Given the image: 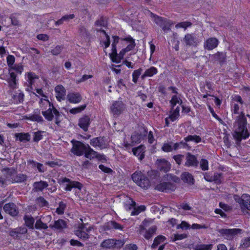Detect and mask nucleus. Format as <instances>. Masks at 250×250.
<instances>
[{
    "label": "nucleus",
    "instance_id": "obj_40",
    "mask_svg": "<svg viewBox=\"0 0 250 250\" xmlns=\"http://www.w3.org/2000/svg\"><path fill=\"white\" fill-rule=\"evenodd\" d=\"M14 70L17 74H21L23 71V66L21 63L15 64L10 68H8V71Z\"/></svg>",
    "mask_w": 250,
    "mask_h": 250
},
{
    "label": "nucleus",
    "instance_id": "obj_17",
    "mask_svg": "<svg viewBox=\"0 0 250 250\" xmlns=\"http://www.w3.org/2000/svg\"><path fill=\"white\" fill-rule=\"evenodd\" d=\"M90 144L94 146H98L101 148H104L106 147V143L104 137H97L90 140Z\"/></svg>",
    "mask_w": 250,
    "mask_h": 250
},
{
    "label": "nucleus",
    "instance_id": "obj_49",
    "mask_svg": "<svg viewBox=\"0 0 250 250\" xmlns=\"http://www.w3.org/2000/svg\"><path fill=\"white\" fill-rule=\"evenodd\" d=\"M45 133L44 131L39 130L34 133L33 142L38 143L40 140L43 138L42 133Z\"/></svg>",
    "mask_w": 250,
    "mask_h": 250
},
{
    "label": "nucleus",
    "instance_id": "obj_13",
    "mask_svg": "<svg viewBox=\"0 0 250 250\" xmlns=\"http://www.w3.org/2000/svg\"><path fill=\"white\" fill-rule=\"evenodd\" d=\"M155 164L160 171L165 173L169 171L171 168V164L165 159H158Z\"/></svg>",
    "mask_w": 250,
    "mask_h": 250
},
{
    "label": "nucleus",
    "instance_id": "obj_12",
    "mask_svg": "<svg viewBox=\"0 0 250 250\" xmlns=\"http://www.w3.org/2000/svg\"><path fill=\"white\" fill-rule=\"evenodd\" d=\"M186 161L184 166L187 167H197L199 165V161L196 156L188 152L186 156Z\"/></svg>",
    "mask_w": 250,
    "mask_h": 250
},
{
    "label": "nucleus",
    "instance_id": "obj_48",
    "mask_svg": "<svg viewBox=\"0 0 250 250\" xmlns=\"http://www.w3.org/2000/svg\"><path fill=\"white\" fill-rule=\"evenodd\" d=\"M142 136L141 134L134 132L131 136L132 143L135 144L140 143Z\"/></svg>",
    "mask_w": 250,
    "mask_h": 250
},
{
    "label": "nucleus",
    "instance_id": "obj_30",
    "mask_svg": "<svg viewBox=\"0 0 250 250\" xmlns=\"http://www.w3.org/2000/svg\"><path fill=\"white\" fill-rule=\"evenodd\" d=\"M166 240L165 236L159 235L155 238L153 243L151 245V248L153 250L156 249L158 246Z\"/></svg>",
    "mask_w": 250,
    "mask_h": 250
},
{
    "label": "nucleus",
    "instance_id": "obj_9",
    "mask_svg": "<svg viewBox=\"0 0 250 250\" xmlns=\"http://www.w3.org/2000/svg\"><path fill=\"white\" fill-rule=\"evenodd\" d=\"M218 231L228 240H231L237 234H241L243 230L240 229H221Z\"/></svg>",
    "mask_w": 250,
    "mask_h": 250
},
{
    "label": "nucleus",
    "instance_id": "obj_59",
    "mask_svg": "<svg viewBox=\"0 0 250 250\" xmlns=\"http://www.w3.org/2000/svg\"><path fill=\"white\" fill-rule=\"evenodd\" d=\"M180 101H181L180 104H182V100H180L176 95H173L172 97L171 100L170 101L171 109H173L174 106L177 104L179 103Z\"/></svg>",
    "mask_w": 250,
    "mask_h": 250
},
{
    "label": "nucleus",
    "instance_id": "obj_54",
    "mask_svg": "<svg viewBox=\"0 0 250 250\" xmlns=\"http://www.w3.org/2000/svg\"><path fill=\"white\" fill-rule=\"evenodd\" d=\"M3 170L6 172L8 177H9L10 178L14 177V175L17 173L16 169L13 167H5L3 168Z\"/></svg>",
    "mask_w": 250,
    "mask_h": 250
},
{
    "label": "nucleus",
    "instance_id": "obj_61",
    "mask_svg": "<svg viewBox=\"0 0 250 250\" xmlns=\"http://www.w3.org/2000/svg\"><path fill=\"white\" fill-rule=\"evenodd\" d=\"M6 60L8 68H10L11 67L14 66V63L15 61V58L14 56L11 55H8L6 58Z\"/></svg>",
    "mask_w": 250,
    "mask_h": 250
},
{
    "label": "nucleus",
    "instance_id": "obj_41",
    "mask_svg": "<svg viewBox=\"0 0 250 250\" xmlns=\"http://www.w3.org/2000/svg\"><path fill=\"white\" fill-rule=\"evenodd\" d=\"M20 91V93H19L18 95H13L12 96V98L14 101V103L16 104H19L20 103H22L24 99V94L22 92Z\"/></svg>",
    "mask_w": 250,
    "mask_h": 250
},
{
    "label": "nucleus",
    "instance_id": "obj_4",
    "mask_svg": "<svg viewBox=\"0 0 250 250\" xmlns=\"http://www.w3.org/2000/svg\"><path fill=\"white\" fill-rule=\"evenodd\" d=\"M149 12L150 17L154 19V22L161 27L165 32L167 33L170 30V27L173 24L170 20L158 16L150 11H149Z\"/></svg>",
    "mask_w": 250,
    "mask_h": 250
},
{
    "label": "nucleus",
    "instance_id": "obj_44",
    "mask_svg": "<svg viewBox=\"0 0 250 250\" xmlns=\"http://www.w3.org/2000/svg\"><path fill=\"white\" fill-rule=\"evenodd\" d=\"M222 173L215 172L212 177V182H214L215 184L217 185H220L222 183Z\"/></svg>",
    "mask_w": 250,
    "mask_h": 250
},
{
    "label": "nucleus",
    "instance_id": "obj_46",
    "mask_svg": "<svg viewBox=\"0 0 250 250\" xmlns=\"http://www.w3.org/2000/svg\"><path fill=\"white\" fill-rule=\"evenodd\" d=\"M126 52H127L124 48L122 49L120 53L117 54V56L113 59L114 60L112 59V62L117 63H120L121 60L123 59L124 56Z\"/></svg>",
    "mask_w": 250,
    "mask_h": 250
},
{
    "label": "nucleus",
    "instance_id": "obj_55",
    "mask_svg": "<svg viewBox=\"0 0 250 250\" xmlns=\"http://www.w3.org/2000/svg\"><path fill=\"white\" fill-rule=\"evenodd\" d=\"M66 207V204L63 202H60L59 203V207L56 209V212L58 214H63L64 210Z\"/></svg>",
    "mask_w": 250,
    "mask_h": 250
},
{
    "label": "nucleus",
    "instance_id": "obj_56",
    "mask_svg": "<svg viewBox=\"0 0 250 250\" xmlns=\"http://www.w3.org/2000/svg\"><path fill=\"white\" fill-rule=\"evenodd\" d=\"M27 77L28 79V82L31 85H32L34 83L35 79H39V77L34 72L28 73Z\"/></svg>",
    "mask_w": 250,
    "mask_h": 250
},
{
    "label": "nucleus",
    "instance_id": "obj_16",
    "mask_svg": "<svg viewBox=\"0 0 250 250\" xmlns=\"http://www.w3.org/2000/svg\"><path fill=\"white\" fill-rule=\"evenodd\" d=\"M225 52L218 51L215 54L210 56L212 61H218L221 65L226 62L227 54Z\"/></svg>",
    "mask_w": 250,
    "mask_h": 250
},
{
    "label": "nucleus",
    "instance_id": "obj_21",
    "mask_svg": "<svg viewBox=\"0 0 250 250\" xmlns=\"http://www.w3.org/2000/svg\"><path fill=\"white\" fill-rule=\"evenodd\" d=\"M67 98L70 103L78 104L82 100V97L79 92H71L67 94Z\"/></svg>",
    "mask_w": 250,
    "mask_h": 250
},
{
    "label": "nucleus",
    "instance_id": "obj_28",
    "mask_svg": "<svg viewBox=\"0 0 250 250\" xmlns=\"http://www.w3.org/2000/svg\"><path fill=\"white\" fill-rule=\"evenodd\" d=\"M49 227L51 229H62L66 227V223L64 220L59 219L57 221H55L54 225H50Z\"/></svg>",
    "mask_w": 250,
    "mask_h": 250
},
{
    "label": "nucleus",
    "instance_id": "obj_50",
    "mask_svg": "<svg viewBox=\"0 0 250 250\" xmlns=\"http://www.w3.org/2000/svg\"><path fill=\"white\" fill-rule=\"evenodd\" d=\"M212 247V244H200L195 246L194 250H211Z\"/></svg>",
    "mask_w": 250,
    "mask_h": 250
},
{
    "label": "nucleus",
    "instance_id": "obj_15",
    "mask_svg": "<svg viewBox=\"0 0 250 250\" xmlns=\"http://www.w3.org/2000/svg\"><path fill=\"white\" fill-rule=\"evenodd\" d=\"M183 41L187 46H197L200 42L193 34H187L183 39Z\"/></svg>",
    "mask_w": 250,
    "mask_h": 250
},
{
    "label": "nucleus",
    "instance_id": "obj_63",
    "mask_svg": "<svg viewBox=\"0 0 250 250\" xmlns=\"http://www.w3.org/2000/svg\"><path fill=\"white\" fill-rule=\"evenodd\" d=\"M7 82L8 83V86L13 90L17 88L18 80H12L7 79Z\"/></svg>",
    "mask_w": 250,
    "mask_h": 250
},
{
    "label": "nucleus",
    "instance_id": "obj_39",
    "mask_svg": "<svg viewBox=\"0 0 250 250\" xmlns=\"http://www.w3.org/2000/svg\"><path fill=\"white\" fill-rule=\"evenodd\" d=\"M138 185L145 189L148 188L150 186L149 179L145 175L143 176V178H142Z\"/></svg>",
    "mask_w": 250,
    "mask_h": 250
},
{
    "label": "nucleus",
    "instance_id": "obj_11",
    "mask_svg": "<svg viewBox=\"0 0 250 250\" xmlns=\"http://www.w3.org/2000/svg\"><path fill=\"white\" fill-rule=\"evenodd\" d=\"M3 210L7 214L13 217L19 216V211L18 207L14 203L11 202L5 204L3 206Z\"/></svg>",
    "mask_w": 250,
    "mask_h": 250
},
{
    "label": "nucleus",
    "instance_id": "obj_34",
    "mask_svg": "<svg viewBox=\"0 0 250 250\" xmlns=\"http://www.w3.org/2000/svg\"><path fill=\"white\" fill-rule=\"evenodd\" d=\"M180 148H187L188 150H190L191 146L185 141H182L180 142L176 143L174 144V150H177Z\"/></svg>",
    "mask_w": 250,
    "mask_h": 250
},
{
    "label": "nucleus",
    "instance_id": "obj_10",
    "mask_svg": "<svg viewBox=\"0 0 250 250\" xmlns=\"http://www.w3.org/2000/svg\"><path fill=\"white\" fill-rule=\"evenodd\" d=\"M125 108V104L121 101H114L110 106V111L114 116L121 115Z\"/></svg>",
    "mask_w": 250,
    "mask_h": 250
},
{
    "label": "nucleus",
    "instance_id": "obj_57",
    "mask_svg": "<svg viewBox=\"0 0 250 250\" xmlns=\"http://www.w3.org/2000/svg\"><path fill=\"white\" fill-rule=\"evenodd\" d=\"M78 32L81 36L83 37L89 36V33L87 30L83 25H80L78 27Z\"/></svg>",
    "mask_w": 250,
    "mask_h": 250
},
{
    "label": "nucleus",
    "instance_id": "obj_32",
    "mask_svg": "<svg viewBox=\"0 0 250 250\" xmlns=\"http://www.w3.org/2000/svg\"><path fill=\"white\" fill-rule=\"evenodd\" d=\"M95 25L97 27L102 26L104 28L107 27L108 19L106 17L103 16H101L99 19L95 22Z\"/></svg>",
    "mask_w": 250,
    "mask_h": 250
},
{
    "label": "nucleus",
    "instance_id": "obj_5",
    "mask_svg": "<svg viewBox=\"0 0 250 250\" xmlns=\"http://www.w3.org/2000/svg\"><path fill=\"white\" fill-rule=\"evenodd\" d=\"M233 198L240 206L241 209L244 214L249 213L250 211V195L248 194H243L242 197L239 195L234 194Z\"/></svg>",
    "mask_w": 250,
    "mask_h": 250
},
{
    "label": "nucleus",
    "instance_id": "obj_6",
    "mask_svg": "<svg viewBox=\"0 0 250 250\" xmlns=\"http://www.w3.org/2000/svg\"><path fill=\"white\" fill-rule=\"evenodd\" d=\"M42 114L44 116L45 119L48 122H51L55 119V124L58 126H60L61 122L60 117L61 115L57 109L51 110V108H48L45 111H42Z\"/></svg>",
    "mask_w": 250,
    "mask_h": 250
},
{
    "label": "nucleus",
    "instance_id": "obj_29",
    "mask_svg": "<svg viewBox=\"0 0 250 250\" xmlns=\"http://www.w3.org/2000/svg\"><path fill=\"white\" fill-rule=\"evenodd\" d=\"M23 220L24 221V225L26 227L32 229H34L35 219L32 216L25 215L23 217Z\"/></svg>",
    "mask_w": 250,
    "mask_h": 250
},
{
    "label": "nucleus",
    "instance_id": "obj_38",
    "mask_svg": "<svg viewBox=\"0 0 250 250\" xmlns=\"http://www.w3.org/2000/svg\"><path fill=\"white\" fill-rule=\"evenodd\" d=\"M184 141L186 142L190 141L194 142L195 143H199L202 141V138L200 136L194 135H188L186 137L184 138Z\"/></svg>",
    "mask_w": 250,
    "mask_h": 250
},
{
    "label": "nucleus",
    "instance_id": "obj_3",
    "mask_svg": "<svg viewBox=\"0 0 250 250\" xmlns=\"http://www.w3.org/2000/svg\"><path fill=\"white\" fill-rule=\"evenodd\" d=\"M58 183L66 191H71L73 188L81 190L83 184L79 182L72 181L67 177H61L58 179Z\"/></svg>",
    "mask_w": 250,
    "mask_h": 250
},
{
    "label": "nucleus",
    "instance_id": "obj_25",
    "mask_svg": "<svg viewBox=\"0 0 250 250\" xmlns=\"http://www.w3.org/2000/svg\"><path fill=\"white\" fill-rule=\"evenodd\" d=\"M123 230L124 227L115 221H111L106 223L104 226V230H108L111 229Z\"/></svg>",
    "mask_w": 250,
    "mask_h": 250
},
{
    "label": "nucleus",
    "instance_id": "obj_26",
    "mask_svg": "<svg viewBox=\"0 0 250 250\" xmlns=\"http://www.w3.org/2000/svg\"><path fill=\"white\" fill-rule=\"evenodd\" d=\"M28 177L26 175L22 173L16 174V176L9 179V181L12 183H23L27 181Z\"/></svg>",
    "mask_w": 250,
    "mask_h": 250
},
{
    "label": "nucleus",
    "instance_id": "obj_19",
    "mask_svg": "<svg viewBox=\"0 0 250 250\" xmlns=\"http://www.w3.org/2000/svg\"><path fill=\"white\" fill-rule=\"evenodd\" d=\"M181 180L185 183L190 186H193L195 184V179L193 175L188 172H184L180 176Z\"/></svg>",
    "mask_w": 250,
    "mask_h": 250
},
{
    "label": "nucleus",
    "instance_id": "obj_20",
    "mask_svg": "<svg viewBox=\"0 0 250 250\" xmlns=\"http://www.w3.org/2000/svg\"><path fill=\"white\" fill-rule=\"evenodd\" d=\"M48 184L46 181L41 180L38 182H35L33 184L32 190L34 192H42L44 189L47 188L48 187Z\"/></svg>",
    "mask_w": 250,
    "mask_h": 250
},
{
    "label": "nucleus",
    "instance_id": "obj_2",
    "mask_svg": "<svg viewBox=\"0 0 250 250\" xmlns=\"http://www.w3.org/2000/svg\"><path fill=\"white\" fill-rule=\"evenodd\" d=\"M161 182L157 185L155 189L163 192L174 191L176 188V183L180 182V178L172 174H166L163 177Z\"/></svg>",
    "mask_w": 250,
    "mask_h": 250
},
{
    "label": "nucleus",
    "instance_id": "obj_23",
    "mask_svg": "<svg viewBox=\"0 0 250 250\" xmlns=\"http://www.w3.org/2000/svg\"><path fill=\"white\" fill-rule=\"evenodd\" d=\"M145 148L144 145H141L137 147L133 148L132 151L134 155L139 156V159L142 160L145 158Z\"/></svg>",
    "mask_w": 250,
    "mask_h": 250
},
{
    "label": "nucleus",
    "instance_id": "obj_8",
    "mask_svg": "<svg viewBox=\"0 0 250 250\" xmlns=\"http://www.w3.org/2000/svg\"><path fill=\"white\" fill-rule=\"evenodd\" d=\"M73 146L71 148V151L75 155L81 156L85 153V151L87 148L88 144H84L83 142L77 141L74 139L71 141Z\"/></svg>",
    "mask_w": 250,
    "mask_h": 250
},
{
    "label": "nucleus",
    "instance_id": "obj_14",
    "mask_svg": "<svg viewBox=\"0 0 250 250\" xmlns=\"http://www.w3.org/2000/svg\"><path fill=\"white\" fill-rule=\"evenodd\" d=\"M219 42V40L217 38L215 37L209 38L205 41L204 49L207 50H212L218 46Z\"/></svg>",
    "mask_w": 250,
    "mask_h": 250
},
{
    "label": "nucleus",
    "instance_id": "obj_42",
    "mask_svg": "<svg viewBox=\"0 0 250 250\" xmlns=\"http://www.w3.org/2000/svg\"><path fill=\"white\" fill-rule=\"evenodd\" d=\"M75 234L79 238L83 240H85L89 238V235L87 233V232H86L82 230H76Z\"/></svg>",
    "mask_w": 250,
    "mask_h": 250
},
{
    "label": "nucleus",
    "instance_id": "obj_33",
    "mask_svg": "<svg viewBox=\"0 0 250 250\" xmlns=\"http://www.w3.org/2000/svg\"><path fill=\"white\" fill-rule=\"evenodd\" d=\"M97 152L94 151L90 147L89 145H87V148L85 151L84 156L90 160L94 159L96 157Z\"/></svg>",
    "mask_w": 250,
    "mask_h": 250
},
{
    "label": "nucleus",
    "instance_id": "obj_18",
    "mask_svg": "<svg viewBox=\"0 0 250 250\" xmlns=\"http://www.w3.org/2000/svg\"><path fill=\"white\" fill-rule=\"evenodd\" d=\"M90 124V118L87 115H83L79 119L78 125L84 131H87Z\"/></svg>",
    "mask_w": 250,
    "mask_h": 250
},
{
    "label": "nucleus",
    "instance_id": "obj_64",
    "mask_svg": "<svg viewBox=\"0 0 250 250\" xmlns=\"http://www.w3.org/2000/svg\"><path fill=\"white\" fill-rule=\"evenodd\" d=\"M241 247L247 248L250 246V237H247L242 240Z\"/></svg>",
    "mask_w": 250,
    "mask_h": 250
},
{
    "label": "nucleus",
    "instance_id": "obj_35",
    "mask_svg": "<svg viewBox=\"0 0 250 250\" xmlns=\"http://www.w3.org/2000/svg\"><path fill=\"white\" fill-rule=\"evenodd\" d=\"M114 239H108L104 240L101 244V247L105 249L114 248Z\"/></svg>",
    "mask_w": 250,
    "mask_h": 250
},
{
    "label": "nucleus",
    "instance_id": "obj_24",
    "mask_svg": "<svg viewBox=\"0 0 250 250\" xmlns=\"http://www.w3.org/2000/svg\"><path fill=\"white\" fill-rule=\"evenodd\" d=\"M157 73V68L154 66H151L145 70V72L141 75V79L142 80H144L147 77H151L153 76Z\"/></svg>",
    "mask_w": 250,
    "mask_h": 250
},
{
    "label": "nucleus",
    "instance_id": "obj_7",
    "mask_svg": "<svg viewBox=\"0 0 250 250\" xmlns=\"http://www.w3.org/2000/svg\"><path fill=\"white\" fill-rule=\"evenodd\" d=\"M27 228L23 225L16 228L10 229L8 231V234L15 240H22L27 233Z\"/></svg>",
    "mask_w": 250,
    "mask_h": 250
},
{
    "label": "nucleus",
    "instance_id": "obj_60",
    "mask_svg": "<svg viewBox=\"0 0 250 250\" xmlns=\"http://www.w3.org/2000/svg\"><path fill=\"white\" fill-rule=\"evenodd\" d=\"M200 167L202 170L206 171L208 169V162L207 160L202 159L200 162Z\"/></svg>",
    "mask_w": 250,
    "mask_h": 250
},
{
    "label": "nucleus",
    "instance_id": "obj_37",
    "mask_svg": "<svg viewBox=\"0 0 250 250\" xmlns=\"http://www.w3.org/2000/svg\"><path fill=\"white\" fill-rule=\"evenodd\" d=\"M25 118L28 120L33 122H37L41 124L43 123L44 121L43 118L41 115L36 114H32L28 117L25 116Z\"/></svg>",
    "mask_w": 250,
    "mask_h": 250
},
{
    "label": "nucleus",
    "instance_id": "obj_51",
    "mask_svg": "<svg viewBox=\"0 0 250 250\" xmlns=\"http://www.w3.org/2000/svg\"><path fill=\"white\" fill-rule=\"evenodd\" d=\"M180 107L177 106L173 112L169 115V118L172 122L175 121L179 116Z\"/></svg>",
    "mask_w": 250,
    "mask_h": 250
},
{
    "label": "nucleus",
    "instance_id": "obj_52",
    "mask_svg": "<svg viewBox=\"0 0 250 250\" xmlns=\"http://www.w3.org/2000/svg\"><path fill=\"white\" fill-rule=\"evenodd\" d=\"M35 228L37 229H46L48 226L46 224L43 223L41 219L37 220Z\"/></svg>",
    "mask_w": 250,
    "mask_h": 250
},
{
    "label": "nucleus",
    "instance_id": "obj_27",
    "mask_svg": "<svg viewBox=\"0 0 250 250\" xmlns=\"http://www.w3.org/2000/svg\"><path fill=\"white\" fill-rule=\"evenodd\" d=\"M15 137L16 140H18L21 142H29L31 139L29 133H17L15 134Z\"/></svg>",
    "mask_w": 250,
    "mask_h": 250
},
{
    "label": "nucleus",
    "instance_id": "obj_58",
    "mask_svg": "<svg viewBox=\"0 0 250 250\" xmlns=\"http://www.w3.org/2000/svg\"><path fill=\"white\" fill-rule=\"evenodd\" d=\"M191 25H192V23L190 21H183V22H181L177 23L175 25V27L177 28H183L185 29H186L187 28V27L191 26Z\"/></svg>",
    "mask_w": 250,
    "mask_h": 250
},
{
    "label": "nucleus",
    "instance_id": "obj_53",
    "mask_svg": "<svg viewBox=\"0 0 250 250\" xmlns=\"http://www.w3.org/2000/svg\"><path fill=\"white\" fill-rule=\"evenodd\" d=\"M86 107V104H84L80 106L71 108L69 110V112L72 114H76L81 112L82 111L84 110Z\"/></svg>",
    "mask_w": 250,
    "mask_h": 250
},
{
    "label": "nucleus",
    "instance_id": "obj_47",
    "mask_svg": "<svg viewBox=\"0 0 250 250\" xmlns=\"http://www.w3.org/2000/svg\"><path fill=\"white\" fill-rule=\"evenodd\" d=\"M143 71V69L142 68H139L138 69L135 70L132 73V81L136 83L138 82V78L139 76L141 75L142 72Z\"/></svg>",
    "mask_w": 250,
    "mask_h": 250
},
{
    "label": "nucleus",
    "instance_id": "obj_36",
    "mask_svg": "<svg viewBox=\"0 0 250 250\" xmlns=\"http://www.w3.org/2000/svg\"><path fill=\"white\" fill-rule=\"evenodd\" d=\"M157 229V227L156 226H152L148 230L146 231L145 234H144V237L147 240L150 239L156 233V231Z\"/></svg>",
    "mask_w": 250,
    "mask_h": 250
},
{
    "label": "nucleus",
    "instance_id": "obj_31",
    "mask_svg": "<svg viewBox=\"0 0 250 250\" xmlns=\"http://www.w3.org/2000/svg\"><path fill=\"white\" fill-rule=\"evenodd\" d=\"M27 164L32 165L33 167H37L40 172L43 173L46 170L42 164L37 162L34 160H29L27 161Z\"/></svg>",
    "mask_w": 250,
    "mask_h": 250
},
{
    "label": "nucleus",
    "instance_id": "obj_43",
    "mask_svg": "<svg viewBox=\"0 0 250 250\" xmlns=\"http://www.w3.org/2000/svg\"><path fill=\"white\" fill-rule=\"evenodd\" d=\"M144 175L140 171H136L131 176L132 180L135 182L137 184L141 180L142 178H143Z\"/></svg>",
    "mask_w": 250,
    "mask_h": 250
},
{
    "label": "nucleus",
    "instance_id": "obj_45",
    "mask_svg": "<svg viewBox=\"0 0 250 250\" xmlns=\"http://www.w3.org/2000/svg\"><path fill=\"white\" fill-rule=\"evenodd\" d=\"M36 202L41 207H47L49 205L48 202L42 196L37 197Z\"/></svg>",
    "mask_w": 250,
    "mask_h": 250
},
{
    "label": "nucleus",
    "instance_id": "obj_1",
    "mask_svg": "<svg viewBox=\"0 0 250 250\" xmlns=\"http://www.w3.org/2000/svg\"><path fill=\"white\" fill-rule=\"evenodd\" d=\"M247 119L244 112L236 117L233 124V133L232 136L235 140L237 145H240L242 140L248 139L250 136V133L247 128Z\"/></svg>",
    "mask_w": 250,
    "mask_h": 250
},
{
    "label": "nucleus",
    "instance_id": "obj_22",
    "mask_svg": "<svg viewBox=\"0 0 250 250\" xmlns=\"http://www.w3.org/2000/svg\"><path fill=\"white\" fill-rule=\"evenodd\" d=\"M56 98L59 101L64 100L66 94V90L62 85H58L55 88Z\"/></svg>",
    "mask_w": 250,
    "mask_h": 250
},
{
    "label": "nucleus",
    "instance_id": "obj_62",
    "mask_svg": "<svg viewBox=\"0 0 250 250\" xmlns=\"http://www.w3.org/2000/svg\"><path fill=\"white\" fill-rule=\"evenodd\" d=\"M63 48L62 45H57L54 48L52 49L51 51V53L53 55H58L62 51Z\"/></svg>",
    "mask_w": 250,
    "mask_h": 250
}]
</instances>
